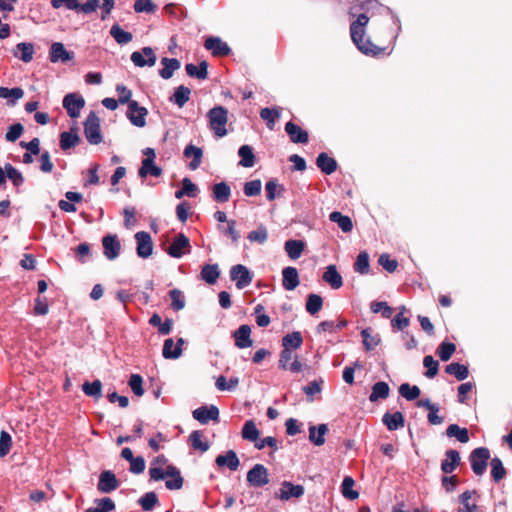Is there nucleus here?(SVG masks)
Listing matches in <instances>:
<instances>
[{"label":"nucleus","mask_w":512,"mask_h":512,"mask_svg":"<svg viewBox=\"0 0 512 512\" xmlns=\"http://www.w3.org/2000/svg\"><path fill=\"white\" fill-rule=\"evenodd\" d=\"M303 343L302 334L299 331H293L292 333L286 334L282 338V347L287 350H295L301 347Z\"/></svg>","instance_id":"obj_49"},{"label":"nucleus","mask_w":512,"mask_h":512,"mask_svg":"<svg viewBox=\"0 0 512 512\" xmlns=\"http://www.w3.org/2000/svg\"><path fill=\"white\" fill-rule=\"evenodd\" d=\"M23 96L24 90L21 87H0V98L6 99L9 106H14Z\"/></svg>","instance_id":"obj_41"},{"label":"nucleus","mask_w":512,"mask_h":512,"mask_svg":"<svg viewBox=\"0 0 512 512\" xmlns=\"http://www.w3.org/2000/svg\"><path fill=\"white\" fill-rule=\"evenodd\" d=\"M234 344L239 349L249 348L253 344L251 338V327L248 324L240 325L235 331L232 332Z\"/></svg>","instance_id":"obj_19"},{"label":"nucleus","mask_w":512,"mask_h":512,"mask_svg":"<svg viewBox=\"0 0 512 512\" xmlns=\"http://www.w3.org/2000/svg\"><path fill=\"white\" fill-rule=\"evenodd\" d=\"M455 351L456 345L454 343L449 341H443L437 347L436 354L439 356L441 361L447 362L451 359Z\"/></svg>","instance_id":"obj_60"},{"label":"nucleus","mask_w":512,"mask_h":512,"mask_svg":"<svg viewBox=\"0 0 512 512\" xmlns=\"http://www.w3.org/2000/svg\"><path fill=\"white\" fill-rule=\"evenodd\" d=\"M218 264H204L200 271V279L209 285H214L220 277Z\"/></svg>","instance_id":"obj_35"},{"label":"nucleus","mask_w":512,"mask_h":512,"mask_svg":"<svg viewBox=\"0 0 512 512\" xmlns=\"http://www.w3.org/2000/svg\"><path fill=\"white\" fill-rule=\"evenodd\" d=\"M149 476L153 481L165 480V487L171 491L180 490L184 484V478L179 468L173 464L167 465L165 470L161 467L151 466Z\"/></svg>","instance_id":"obj_2"},{"label":"nucleus","mask_w":512,"mask_h":512,"mask_svg":"<svg viewBox=\"0 0 512 512\" xmlns=\"http://www.w3.org/2000/svg\"><path fill=\"white\" fill-rule=\"evenodd\" d=\"M328 425L321 423L309 426V441L315 446H322L325 443V435L328 433Z\"/></svg>","instance_id":"obj_29"},{"label":"nucleus","mask_w":512,"mask_h":512,"mask_svg":"<svg viewBox=\"0 0 512 512\" xmlns=\"http://www.w3.org/2000/svg\"><path fill=\"white\" fill-rule=\"evenodd\" d=\"M183 155L185 158H191L188 166L191 170H196L201 164L203 150L200 147L190 143L184 148Z\"/></svg>","instance_id":"obj_32"},{"label":"nucleus","mask_w":512,"mask_h":512,"mask_svg":"<svg viewBox=\"0 0 512 512\" xmlns=\"http://www.w3.org/2000/svg\"><path fill=\"white\" fill-rule=\"evenodd\" d=\"M80 142L81 138L77 126H72L68 131H63L59 135V146L63 151L76 147Z\"/></svg>","instance_id":"obj_20"},{"label":"nucleus","mask_w":512,"mask_h":512,"mask_svg":"<svg viewBox=\"0 0 512 512\" xmlns=\"http://www.w3.org/2000/svg\"><path fill=\"white\" fill-rule=\"evenodd\" d=\"M212 198L217 203H225L231 196V188L225 181L214 183L211 187Z\"/></svg>","instance_id":"obj_31"},{"label":"nucleus","mask_w":512,"mask_h":512,"mask_svg":"<svg viewBox=\"0 0 512 512\" xmlns=\"http://www.w3.org/2000/svg\"><path fill=\"white\" fill-rule=\"evenodd\" d=\"M355 484L351 476H345L341 483V493L344 498L348 500H356L359 497V492L353 489Z\"/></svg>","instance_id":"obj_52"},{"label":"nucleus","mask_w":512,"mask_h":512,"mask_svg":"<svg viewBox=\"0 0 512 512\" xmlns=\"http://www.w3.org/2000/svg\"><path fill=\"white\" fill-rule=\"evenodd\" d=\"M238 156L240 157L239 165L245 168H251L255 165L256 157L252 146L244 144L238 149Z\"/></svg>","instance_id":"obj_39"},{"label":"nucleus","mask_w":512,"mask_h":512,"mask_svg":"<svg viewBox=\"0 0 512 512\" xmlns=\"http://www.w3.org/2000/svg\"><path fill=\"white\" fill-rule=\"evenodd\" d=\"M62 105L70 118H78L81 109L85 106V100L82 95L71 92L64 96Z\"/></svg>","instance_id":"obj_8"},{"label":"nucleus","mask_w":512,"mask_h":512,"mask_svg":"<svg viewBox=\"0 0 512 512\" xmlns=\"http://www.w3.org/2000/svg\"><path fill=\"white\" fill-rule=\"evenodd\" d=\"M75 57L73 51L67 50L62 42H53L49 48L48 58L51 63L66 64Z\"/></svg>","instance_id":"obj_10"},{"label":"nucleus","mask_w":512,"mask_h":512,"mask_svg":"<svg viewBox=\"0 0 512 512\" xmlns=\"http://www.w3.org/2000/svg\"><path fill=\"white\" fill-rule=\"evenodd\" d=\"M382 423L389 431H397L405 426V417L401 411H388L382 416Z\"/></svg>","instance_id":"obj_25"},{"label":"nucleus","mask_w":512,"mask_h":512,"mask_svg":"<svg viewBox=\"0 0 512 512\" xmlns=\"http://www.w3.org/2000/svg\"><path fill=\"white\" fill-rule=\"evenodd\" d=\"M369 269V254L366 251H361L356 257L354 270L361 275H366L369 273Z\"/></svg>","instance_id":"obj_61"},{"label":"nucleus","mask_w":512,"mask_h":512,"mask_svg":"<svg viewBox=\"0 0 512 512\" xmlns=\"http://www.w3.org/2000/svg\"><path fill=\"white\" fill-rule=\"evenodd\" d=\"M110 36L119 45H126L132 41L133 35L129 31H125L118 23L112 25L110 29Z\"/></svg>","instance_id":"obj_44"},{"label":"nucleus","mask_w":512,"mask_h":512,"mask_svg":"<svg viewBox=\"0 0 512 512\" xmlns=\"http://www.w3.org/2000/svg\"><path fill=\"white\" fill-rule=\"evenodd\" d=\"M329 220L336 223L338 227L344 232H351L353 229L352 219L348 215H344L339 211H333L329 215Z\"/></svg>","instance_id":"obj_42"},{"label":"nucleus","mask_w":512,"mask_h":512,"mask_svg":"<svg viewBox=\"0 0 512 512\" xmlns=\"http://www.w3.org/2000/svg\"><path fill=\"white\" fill-rule=\"evenodd\" d=\"M120 485L115 473L111 470H103L98 479L97 489L101 493H111L116 490Z\"/></svg>","instance_id":"obj_17"},{"label":"nucleus","mask_w":512,"mask_h":512,"mask_svg":"<svg viewBox=\"0 0 512 512\" xmlns=\"http://www.w3.org/2000/svg\"><path fill=\"white\" fill-rule=\"evenodd\" d=\"M285 191L283 185L278 184V180L276 178H271L265 184V192L266 198L268 201H273L277 196H280L282 192Z\"/></svg>","instance_id":"obj_58"},{"label":"nucleus","mask_w":512,"mask_h":512,"mask_svg":"<svg viewBox=\"0 0 512 512\" xmlns=\"http://www.w3.org/2000/svg\"><path fill=\"white\" fill-rule=\"evenodd\" d=\"M445 373L453 375L458 381H463L469 376V368L465 364L452 362L445 367Z\"/></svg>","instance_id":"obj_45"},{"label":"nucleus","mask_w":512,"mask_h":512,"mask_svg":"<svg viewBox=\"0 0 512 512\" xmlns=\"http://www.w3.org/2000/svg\"><path fill=\"white\" fill-rule=\"evenodd\" d=\"M198 192V186L192 182L189 177H184L182 179V188L175 191V197L177 199H182L183 197H196Z\"/></svg>","instance_id":"obj_46"},{"label":"nucleus","mask_w":512,"mask_h":512,"mask_svg":"<svg viewBox=\"0 0 512 512\" xmlns=\"http://www.w3.org/2000/svg\"><path fill=\"white\" fill-rule=\"evenodd\" d=\"M399 394L407 401H414L419 398L421 390L417 385H410L409 383H402L399 386Z\"/></svg>","instance_id":"obj_59"},{"label":"nucleus","mask_w":512,"mask_h":512,"mask_svg":"<svg viewBox=\"0 0 512 512\" xmlns=\"http://www.w3.org/2000/svg\"><path fill=\"white\" fill-rule=\"evenodd\" d=\"M102 388H103V385L99 379H95L91 382L86 380L83 382V384L81 386L83 393L86 396L91 397L95 400H99L102 398V396H103Z\"/></svg>","instance_id":"obj_37"},{"label":"nucleus","mask_w":512,"mask_h":512,"mask_svg":"<svg viewBox=\"0 0 512 512\" xmlns=\"http://www.w3.org/2000/svg\"><path fill=\"white\" fill-rule=\"evenodd\" d=\"M34 53L35 47L32 42H20L16 44L15 48L12 50L13 56L24 63L31 62Z\"/></svg>","instance_id":"obj_27"},{"label":"nucleus","mask_w":512,"mask_h":512,"mask_svg":"<svg viewBox=\"0 0 512 512\" xmlns=\"http://www.w3.org/2000/svg\"><path fill=\"white\" fill-rule=\"evenodd\" d=\"M162 356L167 360H176L179 358V350L175 348L173 338H167L164 340Z\"/></svg>","instance_id":"obj_64"},{"label":"nucleus","mask_w":512,"mask_h":512,"mask_svg":"<svg viewBox=\"0 0 512 512\" xmlns=\"http://www.w3.org/2000/svg\"><path fill=\"white\" fill-rule=\"evenodd\" d=\"M300 283L298 270L295 267L288 266L282 270V285L285 290L293 291Z\"/></svg>","instance_id":"obj_28"},{"label":"nucleus","mask_w":512,"mask_h":512,"mask_svg":"<svg viewBox=\"0 0 512 512\" xmlns=\"http://www.w3.org/2000/svg\"><path fill=\"white\" fill-rule=\"evenodd\" d=\"M191 95V89L185 85H180L174 89L173 94L169 97V101L179 108L189 101Z\"/></svg>","instance_id":"obj_38"},{"label":"nucleus","mask_w":512,"mask_h":512,"mask_svg":"<svg viewBox=\"0 0 512 512\" xmlns=\"http://www.w3.org/2000/svg\"><path fill=\"white\" fill-rule=\"evenodd\" d=\"M138 504L141 506L143 511H152L156 505L159 504V499L154 491L146 492L138 499Z\"/></svg>","instance_id":"obj_55"},{"label":"nucleus","mask_w":512,"mask_h":512,"mask_svg":"<svg viewBox=\"0 0 512 512\" xmlns=\"http://www.w3.org/2000/svg\"><path fill=\"white\" fill-rule=\"evenodd\" d=\"M323 306V298L316 293L308 294L305 303V309L310 315L317 314Z\"/></svg>","instance_id":"obj_54"},{"label":"nucleus","mask_w":512,"mask_h":512,"mask_svg":"<svg viewBox=\"0 0 512 512\" xmlns=\"http://www.w3.org/2000/svg\"><path fill=\"white\" fill-rule=\"evenodd\" d=\"M134 238L136 241V255L142 259L149 258L153 253V241L150 233L138 231Z\"/></svg>","instance_id":"obj_11"},{"label":"nucleus","mask_w":512,"mask_h":512,"mask_svg":"<svg viewBox=\"0 0 512 512\" xmlns=\"http://www.w3.org/2000/svg\"><path fill=\"white\" fill-rule=\"evenodd\" d=\"M96 507L87 508L84 512H112L116 509L115 502L110 497L96 499Z\"/></svg>","instance_id":"obj_57"},{"label":"nucleus","mask_w":512,"mask_h":512,"mask_svg":"<svg viewBox=\"0 0 512 512\" xmlns=\"http://www.w3.org/2000/svg\"><path fill=\"white\" fill-rule=\"evenodd\" d=\"M369 22V17L366 13L358 15L357 19L354 20L350 25V35L353 43L365 55L377 56L384 50L374 45L370 39L363 40L365 35V27Z\"/></svg>","instance_id":"obj_1"},{"label":"nucleus","mask_w":512,"mask_h":512,"mask_svg":"<svg viewBox=\"0 0 512 512\" xmlns=\"http://www.w3.org/2000/svg\"><path fill=\"white\" fill-rule=\"evenodd\" d=\"M203 432L201 430H194L189 435V443L194 450L206 452L209 450L210 445L208 442L202 441Z\"/></svg>","instance_id":"obj_56"},{"label":"nucleus","mask_w":512,"mask_h":512,"mask_svg":"<svg viewBox=\"0 0 512 512\" xmlns=\"http://www.w3.org/2000/svg\"><path fill=\"white\" fill-rule=\"evenodd\" d=\"M241 436L244 440L256 442L259 439L260 431L256 427L254 420H247L241 430Z\"/></svg>","instance_id":"obj_50"},{"label":"nucleus","mask_w":512,"mask_h":512,"mask_svg":"<svg viewBox=\"0 0 512 512\" xmlns=\"http://www.w3.org/2000/svg\"><path fill=\"white\" fill-rule=\"evenodd\" d=\"M230 280L235 282L237 289L242 290L248 287L253 280L252 271L243 264H236L230 268Z\"/></svg>","instance_id":"obj_6"},{"label":"nucleus","mask_w":512,"mask_h":512,"mask_svg":"<svg viewBox=\"0 0 512 512\" xmlns=\"http://www.w3.org/2000/svg\"><path fill=\"white\" fill-rule=\"evenodd\" d=\"M445 456L446 458L441 461L440 468L444 474H451L460 465L461 456L455 449L446 450Z\"/></svg>","instance_id":"obj_23"},{"label":"nucleus","mask_w":512,"mask_h":512,"mask_svg":"<svg viewBox=\"0 0 512 512\" xmlns=\"http://www.w3.org/2000/svg\"><path fill=\"white\" fill-rule=\"evenodd\" d=\"M208 67V62L206 60H202L198 65L187 63L185 65V71L191 78L206 80L208 78Z\"/></svg>","instance_id":"obj_30"},{"label":"nucleus","mask_w":512,"mask_h":512,"mask_svg":"<svg viewBox=\"0 0 512 512\" xmlns=\"http://www.w3.org/2000/svg\"><path fill=\"white\" fill-rule=\"evenodd\" d=\"M219 416V408L214 404H205L192 411V417L203 425L210 421L219 422Z\"/></svg>","instance_id":"obj_9"},{"label":"nucleus","mask_w":512,"mask_h":512,"mask_svg":"<svg viewBox=\"0 0 512 512\" xmlns=\"http://www.w3.org/2000/svg\"><path fill=\"white\" fill-rule=\"evenodd\" d=\"M168 295L171 299V308L174 311H180L184 309L186 302L181 290L174 288L168 292Z\"/></svg>","instance_id":"obj_62"},{"label":"nucleus","mask_w":512,"mask_h":512,"mask_svg":"<svg viewBox=\"0 0 512 512\" xmlns=\"http://www.w3.org/2000/svg\"><path fill=\"white\" fill-rule=\"evenodd\" d=\"M315 164L317 168L325 175L333 174L338 168L337 161L333 157L329 156L326 152H321L318 154L315 160Z\"/></svg>","instance_id":"obj_24"},{"label":"nucleus","mask_w":512,"mask_h":512,"mask_svg":"<svg viewBox=\"0 0 512 512\" xmlns=\"http://www.w3.org/2000/svg\"><path fill=\"white\" fill-rule=\"evenodd\" d=\"M209 128L215 136L222 138L227 135L226 124L228 121V110L222 105H216L207 112Z\"/></svg>","instance_id":"obj_3"},{"label":"nucleus","mask_w":512,"mask_h":512,"mask_svg":"<svg viewBox=\"0 0 512 512\" xmlns=\"http://www.w3.org/2000/svg\"><path fill=\"white\" fill-rule=\"evenodd\" d=\"M204 47L215 57H225L232 53L229 45L218 36H208L205 39Z\"/></svg>","instance_id":"obj_16"},{"label":"nucleus","mask_w":512,"mask_h":512,"mask_svg":"<svg viewBox=\"0 0 512 512\" xmlns=\"http://www.w3.org/2000/svg\"><path fill=\"white\" fill-rule=\"evenodd\" d=\"M190 248L189 238L185 234L179 233L174 238L172 244L166 249V253L172 258L179 259L185 254L184 249H187V253H189Z\"/></svg>","instance_id":"obj_18"},{"label":"nucleus","mask_w":512,"mask_h":512,"mask_svg":"<svg viewBox=\"0 0 512 512\" xmlns=\"http://www.w3.org/2000/svg\"><path fill=\"white\" fill-rule=\"evenodd\" d=\"M162 69H159V76L165 80L172 78L174 72L181 67V62L177 58L163 57L161 59Z\"/></svg>","instance_id":"obj_36"},{"label":"nucleus","mask_w":512,"mask_h":512,"mask_svg":"<svg viewBox=\"0 0 512 512\" xmlns=\"http://www.w3.org/2000/svg\"><path fill=\"white\" fill-rule=\"evenodd\" d=\"M449 438H456L460 443H467L470 440L469 431L466 427H460L458 424H450L445 431Z\"/></svg>","instance_id":"obj_43"},{"label":"nucleus","mask_w":512,"mask_h":512,"mask_svg":"<svg viewBox=\"0 0 512 512\" xmlns=\"http://www.w3.org/2000/svg\"><path fill=\"white\" fill-rule=\"evenodd\" d=\"M305 247L306 243L300 239H289L284 243V250L292 260L300 258Z\"/></svg>","instance_id":"obj_34"},{"label":"nucleus","mask_w":512,"mask_h":512,"mask_svg":"<svg viewBox=\"0 0 512 512\" xmlns=\"http://www.w3.org/2000/svg\"><path fill=\"white\" fill-rule=\"evenodd\" d=\"M6 180H10L13 186L19 192V187L23 185L25 179L20 170L14 167L11 163H5Z\"/></svg>","instance_id":"obj_48"},{"label":"nucleus","mask_w":512,"mask_h":512,"mask_svg":"<svg viewBox=\"0 0 512 512\" xmlns=\"http://www.w3.org/2000/svg\"><path fill=\"white\" fill-rule=\"evenodd\" d=\"M138 175L141 178H145L148 175L153 177H160L162 175V168L156 165L155 161L150 159H143L141 167L138 170Z\"/></svg>","instance_id":"obj_40"},{"label":"nucleus","mask_w":512,"mask_h":512,"mask_svg":"<svg viewBox=\"0 0 512 512\" xmlns=\"http://www.w3.org/2000/svg\"><path fill=\"white\" fill-rule=\"evenodd\" d=\"M83 126L84 135L89 144L98 145L103 141L100 118L95 111H90L85 121L83 122Z\"/></svg>","instance_id":"obj_4"},{"label":"nucleus","mask_w":512,"mask_h":512,"mask_svg":"<svg viewBox=\"0 0 512 512\" xmlns=\"http://www.w3.org/2000/svg\"><path fill=\"white\" fill-rule=\"evenodd\" d=\"M290 141L295 144H306L309 141V134L293 121H288L284 127Z\"/></svg>","instance_id":"obj_21"},{"label":"nucleus","mask_w":512,"mask_h":512,"mask_svg":"<svg viewBox=\"0 0 512 512\" xmlns=\"http://www.w3.org/2000/svg\"><path fill=\"white\" fill-rule=\"evenodd\" d=\"M390 387L385 381L375 382L371 387V393L368 397L369 401L376 403L379 400H384L389 397Z\"/></svg>","instance_id":"obj_33"},{"label":"nucleus","mask_w":512,"mask_h":512,"mask_svg":"<svg viewBox=\"0 0 512 512\" xmlns=\"http://www.w3.org/2000/svg\"><path fill=\"white\" fill-rule=\"evenodd\" d=\"M322 279L334 290H337L343 286V278L338 272L335 264H330L325 268Z\"/></svg>","instance_id":"obj_26"},{"label":"nucleus","mask_w":512,"mask_h":512,"mask_svg":"<svg viewBox=\"0 0 512 512\" xmlns=\"http://www.w3.org/2000/svg\"><path fill=\"white\" fill-rule=\"evenodd\" d=\"M490 456V450L483 446L477 447L470 452L469 462L475 475L482 476L486 472Z\"/></svg>","instance_id":"obj_5"},{"label":"nucleus","mask_w":512,"mask_h":512,"mask_svg":"<svg viewBox=\"0 0 512 512\" xmlns=\"http://www.w3.org/2000/svg\"><path fill=\"white\" fill-rule=\"evenodd\" d=\"M423 365L426 368V371L424 372V375L429 378L433 379L437 376L439 372V362L433 358L431 355H427L423 359Z\"/></svg>","instance_id":"obj_63"},{"label":"nucleus","mask_w":512,"mask_h":512,"mask_svg":"<svg viewBox=\"0 0 512 512\" xmlns=\"http://www.w3.org/2000/svg\"><path fill=\"white\" fill-rule=\"evenodd\" d=\"M130 59L135 66L140 68L145 66L152 67L157 61L154 50L149 46H145L140 50L132 52Z\"/></svg>","instance_id":"obj_14"},{"label":"nucleus","mask_w":512,"mask_h":512,"mask_svg":"<svg viewBox=\"0 0 512 512\" xmlns=\"http://www.w3.org/2000/svg\"><path fill=\"white\" fill-rule=\"evenodd\" d=\"M102 246L104 256L113 261L118 258L121 251V243L116 234L108 233L102 237Z\"/></svg>","instance_id":"obj_15"},{"label":"nucleus","mask_w":512,"mask_h":512,"mask_svg":"<svg viewBox=\"0 0 512 512\" xmlns=\"http://www.w3.org/2000/svg\"><path fill=\"white\" fill-rule=\"evenodd\" d=\"M281 116V108L279 107H265L260 111V117L266 121V126L268 129L273 130L275 127V122Z\"/></svg>","instance_id":"obj_47"},{"label":"nucleus","mask_w":512,"mask_h":512,"mask_svg":"<svg viewBox=\"0 0 512 512\" xmlns=\"http://www.w3.org/2000/svg\"><path fill=\"white\" fill-rule=\"evenodd\" d=\"M148 110L144 106H141L138 101L129 102L127 107L126 117L130 123L136 127L142 128L146 125V116Z\"/></svg>","instance_id":"obj_13"},{"label":"nucleus","mask_w":512,"mask_h":512,"mask_svg":"<svg viewBox=\"0 0 512 512\" xmlns=\"http://www.w3.org/2000/svg\"><path fill=\"white\" fill-rule=\"evenodd\" d=\"M246 480L251 487H263L270 482L268 469L263 464H255L247 472Z\"/></svg>","instance_id":"obj_7"},{"label":"nucleus","mask_w":512,"mask_h":512,"mask_svg":"<svg viewBox=\"0 0 512 512\" xmlns=\"http://www.w3.org/2000/svg\"><path fill=\"white\" fill-rule=\"evenodd\" d=\"M490 466H491V477L494 482L498 483L503 478L506 477L507 471L503 465L502 460L495 456L490 460Z\"/></svg>","instance_id":"obj_51"},{"label":"nucleus","mask_w":512,"mask_h":512,"mask_svg":"<svg viewBox=\"0 0 512 512\" xmlns=\"http://www.w3.org/2000/svg\"><path fill=\"white\" fill-rule=\"evenodd\" d=\"M305 488L303 485L294 484L291 481L284 480L281 483V488L279 492L274 494L276 499H280L282 501H289L292 498H300L304 495Z\"/></svg>","instance_id":"obj_12"},{"label":"nucleus","mask_w":512,"mask_h":512,"mask_svg":"<svg viewBox=\"0 0 512 512\" xmlns=\"http://www.w3.org/2000/svg\"><path fill=\"white\" fill-rule=\"evenodd\" d=\"M372 328L366 327L361 330V336L363 338V345L366 351H372L376 346H378L381 342V338L379 334L374 336L371 335Z\"/></svg>","instance_id":"obj_53"},{"label":"nucleus","mask_w":512,"mask_h":512,"mask_svg":"<svg viewBox=\"0 0 512 512\" xmlns=\"http://www.w3.org/2000/svg\"><path fill=\"white\" fill-rule=\"evenodd\" d=\"M215 464L220 468L226 467L230 471H236L240 466V460L234 450H228L215 458Z\"/></svg>","instance_id":"obj_22"}]
</instances>
